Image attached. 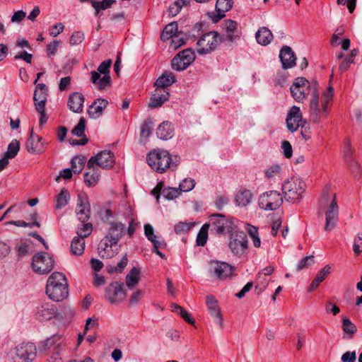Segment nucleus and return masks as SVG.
Returning <instances> with one entry per match:
<instances>
[{
  "mask_svg": "<svg viewBox=\"0 0 362 362\" xmlns=\"http://www.w3.org/2000/svg\"><path fill=\"white\" fill-rule=\"evenodd\" d=\"M12 362H31L36 356V347L33 343H22L10 352Z\"/></svg>",
  "mask_w": 362,
  "mask_h": 362,
  "instance_id": "20e7f679",
  "label": "nucleus"
},
{
  "mask_svg": "<svg viewBox=\"0 0 362 362\" xmlns=\"http://www.w3.org/2000/svg\"><path fill=\"white\" fill-rule=\"evenodd\" d=\"M37 141H35L33 129H31L30 135L26 141V148L29 153H34L36 151V148H37L38 143L41 141L42 137H39L36 136Z\"/></svg>",
  "mask_w": 362,
  "mask_h": 362,
  "instance_id": "a18cd8bd",
  "label": "nucleus"
},
{
  "mask_svg": "<svg viewBox=\"0 0 362 362\" xmlns=\"http://www.w3.org/2000/svg\"><path fill=\"white\" fill-rule=\"evenodd\" d=\"M85 38L83 33L81 31H75L70 37V44L71 45H78L81 44Z\"/></svg>",
  "mask_w": 362,
  "mask_h": 362,
  "instance_id": "680f3d73",
  "label": "nucleus"
},
{
  "mask_svg": "<svg viewBox=\"0 0 362 362\" xmlns=\"http://www.w3.org/2000/svg\"><path fill=\"white\" fill-rule=\"evenodd\" d=\"M86 163V157L84 156H75L71 161V170L76 174L81 173L84 168Z\"/></svg>",
  "mask_w": 362,
  "mask_h": 362,
  "instance_id": "a19ab883",
  "label": "nucleus"
},
{
  "mask_svg": "<svg viewBox=\"0 0 362 362\" xmlns=\"http://www.w3.org/2000/svg\"><path fill=\"white\" fill-rule=\"evenodd\" d=\"M70 195L67 189H62L60 193L57 196L55 208L57 209L65 206L69 200Z\"/></svg>",
  "mask_w": 362,
  "mask_h": 362,
  "instance_id": "79ce46f5",
  "label": "nucleus"
},
{
  "mask_svg": "<svg viewBox=\"0 0 362 362\" xmlns=\"http://www.w3.org/2000/svg\"><path fill=\"white\" fill-rule=\"evenodd\" d=\"M176 81L175 76L170 71H164L160 76V88H167L170 86Z\"/></svg>",
  "mask_w": 362,
  "mask_h": 362,
  "instance_id": "58836bf2",
  "label": "nucleus"
},
{
  "mask_svg": "<svg viewBox=\"0 0 362 362\" xmlns=\"http://www.w3.org/2000/svg\"><path fill=\"white\" fill-rule=\"evenodd\" d=\"M105 296L112 304L122 302L126 297L124 284L117 281L111 283L106 288Z\"/></svg>",
  "mask_w": 362,
  "mask_h": 362,
  "instance_id": "4468645a",
  "label": "nucleus"
},
{
  "mask_svg": "<svg viewBox=\"0 0 362 362\" xmlns=\"http://www.w3.org/2000/svg\"><path fill=\"white\" fill-rule=\"evenodd\" d=\"M128 259L127 255H124L121 261L117 264V266H110L107 267V272L109 273L113 272H121L127 266Z\"/></svg>",
  "mask_w": 362,
  "mask_h": 362,
  "instance_id": "5fc2aeb1",
  "label": "nucleus"
},
{
  "mask_svg": "<svg viewBox=\"0 0 362 362\" xmlns=\"http://www.w3.org/2000/svg\"><path fill=\"white\" fill-rule=\"evenodd\" d=\"M171 308L172 311L179 314L185 320V322L190 325H194L195 323L194 318L192 317L190 314L188 313L182 307L176 303H173Z\"/></svg>",
  "mask_w": 362,
  "mask_h": 362,
  "instance_id": "ea45409f",
  "label": "nucleus"
},
{
  "mask_svg": "<svg viewBox=\"0 0 362 362\" xmlns=\"http://www.w3.org/2000/svg\"><path fill=\"white\" fill-rule=\"evenodd\" d=\"M195 186V181L192 178H185L179 185V190L180 193L182 192H189L191 191Z\"/></svg>",
  "mask_w": 362,
  "mask_h": 362,
  "instance_id": "864d4df0",
  "label": "nucleus"
},
{
  "mask_svg": "<svg viewBox=\"0 0 362 362\" xmlns=\"http://www.w3.org/2000/svg\"><path fill=\"white\" fill-rule=\"evenodd\" d=\"M125 225L121 222H110L105 240L112 245H117L125 232Z\"/></svg>",
  "mask_w": 362,
  "mask_h": 362,
  "instance_id": "6ab92c4d",
  "label": "nucleus"
},
{
  "mask_svg": "<svg viewBox=\"0 0 362 362\" xmlns=\"http://www.w3.org/2000/svg\"><path fill=\"white\" fill-rule=\"evenodd\" d=\"M175 129L169 122H163L160 124V139L168 140L174 136Z\"/></svg>",
  "mask_w": 362,
  "mask_h": 362,
  "instance_id": "2f4dec72",
  "label": "nucleus"
},
{
  "mask_svg": "<svg viewBox=\"0 0 362 362\" xmlns=\"http://www.w3.org/2000/svg\"><path fill=\"white\" fill-rule=\"evenodd\" d=\"M233 4V0H217L216 4V12L209 13L214 23L218 22L225 16V13L231 9Z\"/></svg>",
  "mask_w": 362,
  "mask_h": 362,
  "instance_id": "412c9836",
  "label": "nucleus"
},
{
  "mask_svg": "<svg viewBox=\"0 0 362 362\" xmlns=\"http://www.w3.org/2000/svg\"><path fill=\"white\" fill-rule=\"evenodd\" d=\"M194 51L191 48L179 52L171 60V67L177 71H182L189 67L195 60Z\"/></svg>",
  "mask_w": 362,
  "mask_h": 362,
  "instance_id": "423d86ee",
  "label": "nucleus"
},
{
  "mask_svg": "<svg viewBox=\"0 0 362 362\" xmlns=\"http://www.w3.org/2000/svg\"><path fill=\"white\" fill-rule=\"evenodd\" d=\"M85 249V241L83 238L74 237L71 243V252L74 255H81Z\"/></svg>",
  "mask_w": 362,
  "mask_h": 362,
  "instance_id": "72a5a7b5",
  "label": "nucleus"
},
{
  "mask_svg": "<svg viewBox=\"0 0 362 362\" xmlns=\"http://www.w3.org/2000/svg\"><path fill=\"white\" fill-rule=\"evenodd\" d=\"M100 90L105 89L111 84V78L110 74H104L103 77L99 78L95 83Z\"/></svg>",
  "mask_w": 362,
  "mask_h": 362,
  "instance_id": "052dcab7",
  "label": "nucleus"
},
{
  "mask_svg": "<svg viewBox=\"0 0 362 362\" xmlns=\"http://www.w3.org/2000/svg\"><path fill=\"white\" fill-rule=\"evenodd\" d=\"M179 338V332L175 329H170L165 334L163 343L168 344L171 341H177Z\"/></svg>",
  "mask_w": 362,
  "mask_h": 362,
  "instance_id": "13d9d810",
  "label": "nucleus"
},
{
  "mask_svg": "<svg viewBox=\"0 0 362 362\" xmlns=\"http://www.w3.org/2000/svg\"><path fill=\"white\" fill-rule=\"evenodd\" d=\"M209 225L204 224L199 231L197 236V244L199 246H204L208 238V230Z\"/></svg>",
  "mask_w": 362,
  "mask_h": 362,
  "instance_id": "de8ad7c7",
  "label": "nucleus"
},
{
  "mask_svg": "<svg viewBox=\"0 0 362 362\" xmlns=\"http://www.w3.org/2000/svg\"><path fill=\"white\" fill-rule=\"evenodd\" d=\"M191 225L186 222H180L175 226V231L177 234L184 233L190 230Z\"/></svg>",
  "mask_w": 362,
  "mask_h": 362,
  "instance_id": "69168bd1",
  "label": "nucleus"
},
{
  "mask_svg": "<svg viewBox=\"0 0 362 362\" xmlns=\"http://www.w3.org/2000/svg\"><path fill=\"white\" fill-rule=\"evenodd\" d=\"M85 98L83 94L75 92L71 93L68 100L69 110L74 113H79L82 111Z\"/></svg>",
  "mask_w": 362,
  "mask_h": 362,
  "instance_id": "5701e85b",
  "label": "nucleus"
},
{
  "mask_svg": "<svg viewBox=\"0 0 362 362\" xmlns=\"http://www.w3.org/2000/svg\"><path fill=\"white\" fill-rule=\"evenodd\" d=\"M20 149V143L18 140L13 139L8 146L7 151L5 153L6 158L12 159L16 157Z\"/></svg>",
  "mask_w": 362,
  "mask_h": 362,
  "instance_id": "49530a36",
  "label": "nucleus"
},
{
  "mask_svg": "<svg viewBox=\"0 0 362 362\" xmlns=\"http://www.w3.org/2000/svg\"><path fill=\"white\" fill-rule=\"evenodd\" d=\"M187 4V0H177L170 5L168 13L170 16H175L180 13L182 7Z\"/></svg>",
  "mask_w": 362,
  "mask_h": 362,
  "instance_id": "603ef678",
  "label": "nucleus"
},
{
  "mask_svg": "<svg viewBox=\"0 0 362 362\" xmlns=\"http://www.w3.org/2000/svg\"><path fill=\"white\" fill-rule=\"evenodd\" d=\"M163 186V182L160 181V195L162 194L167 200H173L181 194L178 188L168 187L162 189Z\"/></svg>",
  "mask_w": 362,
  "mask_h": 362,
  "instance_id": "f704fd0d",
  "label": "nucleus"
},
{
  "mask_svg": "<svg viewBox=\"0 0 362 362\" xmlns=\"http://www.w3.org/2000/svg\"><path fill=\"white\" fill-rule=\"evenodd\" d=\"M88 170L89 171L86 172L83 175L84 182L88 187H93L98 182L100 176V171L94 165Z\"/></svg>",
  "mask_w": 362,
  "mask_h": 362,
  "instance_id": "c756f323",
  "label": "nucleus"
},
{
  "mask_svg": "<svg viewBox=\"0 0 362 362\" xmlns=\"http://www.w3.org/2000/svg\"><path fill=\"white\" fill-rule=\"evenodd\" d=\"M92 232V224L90 223H81V225L78 227L77 235L78 238H81L84 240L85 238L88 237Z\"/></svg>",
  "mask_w": 362,
  "mask_h": 362,
  "instance_id": "8fccbe9b",
  "label": "nucleus"
},
{
  "mask_svg": "<svg viewBox=\"0 0 362 362\" xmlns=\"http://www.w3.org/2000/svg\"><path fill=\"white\" fill-rule=\"evenodd\" d=\"M75 212L78 219L81 223L87 222L90 218V206L88 198L85 194H79L78 196Z\"/></svg>",
  "mask_w": 362,
  "mask_h": 362,
  "instance_id": "dca6fc26",
  "label": "nucleus"
},
{
  "mask_svg": "<svg viewBox=\"0 0 362 362\" xmlns=\"http://www.w3.org/2000/svg\"><path fill=\"white\" fill-rule=\"evenodd\" d=\"M177 33V24L176 22H172L168 24L163 29L160 38L163 41L169 40L176 36Z\"/></svg>",
  "mask_w": 362,
  "mask_h": 362,
  "instance_id": "473e14b6",
  "label": "nucleus"
},
{
  "mask_svg": "<svg viewBox=\"0 0 362 362\" xmlns=\"http://www.w3.org/2000/svg\"><path fill=\"white\" fill-rule=\"evenodd\" d=\"M54 261L48 253L39 252L33 257L32 267L35 272L39 274H48L54 267Z\"/></svg>",
  "mask_w": 362,
  "mask_h": 362,
  "instance_id": "6e6552de",
  "label": "nucleus"
},
{
  "mask_svg": "<svg viewBox=\"0 0 362 362\" xmlns=\"http://www.w3.org/2000/svg\"><path fill=\"white\" fill-rule=\"evenodd\" d=\"M281 148L284 151V155L286 158H290L293 155L292 146L289 141H284L281 144Z\"/></svg>",
  "mask_w": 362,
  "mask_h": 362,
  "instance_id": "338daca9",
  "label": "nucleus"
},
{
  "mask_svg": "<svg viewBox=\"0 0 362 362\" xmlns=\"http://www.w3.org/2000/svg\"><path fill=\"white\" fill-rule=\"evenodd\" d=\"M57 315V309L50 303H44L36 308L35 317L39 321L50 320Z\"/></svg>",
  "mask_w": 362,
  "mask_h": 362,
  "instance_id": "aec40b11",
  "label": "nucleus"
},
{
  "mask_svg": "<svg viewBox=\"0 0 362 362\" xmlns=\"http://www.w3.org/2000/svg\"><path fill=\"white\" fill-rule=\"evenodd\" d=\"M46 349L54 352H59L62 346V337L60 335H53L45 341Z\"/></svg>",
  "mask_w": 362,
  "mask_h": 362,
  "instance_id": "c9c22d12",
  "label": "nucleus"
},
{
  "mask_svg": "<svg viewBox=\"0 0 362 362\" xmlns=\"http://www.w3.org/2000/svg\"><path fill=\"white\" fill-rule=\"evenodd\" d=\"M86 122V121L85 118L81 117L78 124L72 129L71 133L78 137L84 136Z\"/></svg>",
  "mask_w": 362,
  "mask_h": 362,
  "instance_id": "6e6d98bb",
  "label": "nucleus"
},
{
  "mask_svg": "<svg viewBox=\"0 0 362 362\" xmlns=\"http://www.w3.org/2000/svg\"><path fill=\"white\" fill-rule=\"evenodd\" d=\"M221 36L216 31H210L203 34L197 42V53L199 54H208L217 47L221 42Z\"/></svg>",
  "mask_w": 362,
  "mask_h": 362,
  "instance_id": "39448f33",
  "label": "nucleus"
},
{
  "mask_svg": "<svg viewBox=\"0 0 362 362\" xmlns=\"http://www.w3.org/2000/svg\"><path fill=\"white\" fill-rule=\"evenodd\" d=\"M29 244L23 240H18L15 246V250L20 259L29 254Z\"/></svg>",
  "mask_w": 362,
  "mask_h": 362,
  "instance_id": "c03bdc74",
  "label": "nucleus"
},
{
  "mask_svg": "<svg viewBox=\"0 0 362 362\" xmlns=\"http://www.w3.org/2000/svg\"><path fill=\"white\" fill-rule=\"evenodd\" d=\"M180 161V158L178 156H173L166 150H160V173L168 168L174 171Z\"/></svg>",
  "mask_w": 362,
  "mask_h": 362,
  "instance_id": "f3484780",
  "label": "nucleus"
},
{
  "mask_svg": "<svg viewBox=\"0 0 362 362\" xmlns=\"http://www.w3.org/2000/svg\"><path fill=\"white\" fill-rule=\"evenodd\" d=\"M141 271L137 267H134L126 276V286L129 288H133L135 287L140 280Z\"/></svg>",
  "mask_w": 362,
  "mask_h": 362,
  "instance_id": "7c9ffc66",
  "label": "nucleus"
},
{
  "mask_svg": "<svg viewBox=\"0 0 362 362\" xmlns=\"http://www.w3.org/2000/svg\"><path fill=\"white\" fill-rule=\"evenodd\" d=\"M46 294L53 301L59 302L69 296L68 284L66 276L60 272H54L48 278Z\"/></svg>",
  "mask_w": 362,
  "mask_h": 362,
  "instance_id": "f257e3e1",
  "label": "nucleus"
},
{
  "mask_svg": "<svg viewBox=\"0 0 362 362\" xmlns=\"http://www.w3.org/2000/svg\"><path fill=\"white\" fill-rule=\"evenodd\" d=\"M252 197L253 195L250 190L247 189H241L235 195V204L240 207L247 206L251 203Z\"/></svg>",
  "mask_w": 362,
  "mask_h": 362,
  "instance_id": "a878e982",
  "label": "nucleus"
},
{
  "mask_svg": "<svg viewBox=\"0 0 362 362\" xmlns=\"http://www.w3.org/2000/svg\"><path fill=\"white\" fill-rule=\"evenodd\" d=\"M206 303L211 315L215 318L217 323L221 325L222 322L220 308L214 296L211 295L207 296L206 298Z\"/></svg>",
  "mask_w": 362,
  "mask_h": 362,
  "instance_id": "393cba45",
  "label": "nucleus"
},
{
  "mask_svg": "<svg viewBox=\"0 0 362 362\" xmlns=\"http://www.w3.org/2000/svg\"><path fill=\"white\" fill-rule=\"evenodd\" d=\"M229 248L233 255H243L247 248V238L243 232L232 233L230 237Z\"/></svg>",
  "mask_w": 362,
  "mask_h": 362,
  "instance_id": "f8f14e48",
  "label": "nucleus"
},
{
  "mask_svg": "<svg viewBox=\"0 0 362 362\" xmlns=\"http://www.w3.org/2000/svg\"><path fill=\"white\" fill-rule=\"evenodd\" d=\"M115 163L114 155L110 151H103L92 156L87 163V168L91 169L96 165L103 169H110Z\"/></svg>",
  "mask_w": 362,
  "mask_h": 362,
  "instance_id": "9b49d317",
  "label": "nucleus"
},
{
  "mask_svg": "<svg viewBox=\"0 0 362 362\" xmlns=\"http://www.w3.org/2000/svg\"><path fill=\"white\" fill-rule=\"evenodd\" d=\"M334 95V90L332 87H329L326 92H325L319 104L318 95L314 90L313 93V98L310 100V109L313 111L326 112L329 110V105H330Z\"/></svg>",
  "mask_w": 362,
  "mask_h": 362,
  "instance_id": "9d476101",
  "label": "nucleus"
},
{
  "mask_svg": "<svg viewBox=\"0 0 362 362\" xmlns=\"http://www.w3.org/2000/svg\"><path fill=\"white\" fill-rule=\"evenodd\" d=\"M342 329L344 333L351 335H353L357 331L356 325L346 317H344L342 319Z\"/></svg>",
  "mask_w": 362,
  "mask_h": 362,
  "instance_id": "3c124183",
  "label": "nucleus"
},
{
  "mask_svg": "<svg viewBox=\"0 0 362 362\" xmlns=\"http://www.w3.org/2000/svg\"><path fill=\"white\" fill-rule=\"evenodd\" d=\"M338 216L339 207L336 200V196L334 195V197L325 212V230L330 231L334 228L338 221Z\"/></svg>",
  "mask_w": 362,
  "mask_h": 362,
  "instance_id": "2eb2a0df",
  "label": "nucleus"
},
{
  "mask_svg": "<svg viewBox=\"0 0 362 362\" xmlns=\"http://www.w3.org/2000/svg\"><path fill=\"white\" fill-rule=\"evenodd\" d=\"M153 129V122L151 119H146L141 126V141L146 139L151 134Z\"/></svg>",
  "mask_w": 362,
  "mask_h": 362,
  "instance_id": "09e8293b",
  "label": "nucleus"
},
{
  "mask_svg": "<svg viewBox=\"0 0 362 362\" xmlns=\"http://www.w3.org/2000/svg\"><path fill=\"white\" fill-rule=\"evenodd\" d=\"M237 22L230 19L226 20L222 23L223 29L226 33H234L237 29Z\"/></svg>",
  "mask_w": 362,
  "mask_h": 362,
  "instance_id": "e2e57ef3",
  "label": "nucleus"
},
{
  "mask_svg": "<svg viewBox=\"0 0 362 362\" xmlns=\"http://www.w3.org/2000/svg\"><path fill=\"white\" fill-rule=\"evenodd\" d=\"M290 90L296 101H303L310 93V83L303 77L297 78L291 86Z\"/></svg>",
  "mask_w": 362,
  "mask_h": 362,
  "instance_id": "ddd939ff",
  "label": "nucleus"
},
{
  "mask_svg": "<svg viewBox=\"0 0 362 362\" xmlns=\"http://www.w3.org/2000/svg\"><path fill=\"white\" fill-rule=\"evenodd\" d=\"M283 203V197L280 192L271 190L262 194L258 200L261 209L267 211H274L279 208Z\"/></svg>",
  "mask_w": 362,
  "mask_h": 362,
  "instance_id": "0eeeda50",
  "label": "nucleus"
},
{
  "mask_svg": "<svg viewBox=\"0 0 362 362\" xmlns=\"http://www.w3.org/2000/svg\"><path fill=\"white\" fill-rule=\"evenodd\" d=\"M279 58L282 64V68L284 69L292 68L296 65V55L288 46H283L279 52Z\"/></svg>",
  "mask_w": 362,
  "mask_h": 362,
  "instance_id": "4be33fe9",
  "label": "nucleus"
},
{
  "mask_svg": "<svg viewBox=\"0 0 362 362\" xmlns=\"http://www.w3.org/2000/svg\"><path fill=\"white\" fill-rule=\"evenodd\" d=\"M342 362H355L356 360V353L354 351H346L341 357Z\"/></svg>",
  "mask_w": 362,
  "mask_h": 362,
  "instance_id": "774afa93",
  "label": "nucleus"
},
{
  "mask_svg": "<svg viewBox=\"0 0 362 362\" xmlns=\"http://www.w3.org/2000/svg\"><path fill=\"white\" fill-rule=\"evenodd\" d=\"M306 123L302 118V115H288L286 125L291 132H296L299 127H303Z\"/></svg>",
  "mask_w": 362,
  "mask_h": 362,
  "instance_id": "cd10ccee",
  "label": "nucleus"
},
{
  "mask_svg": "<svg viewBox=\"0 0 362 362\" xmlns=\"http://www.w3.org/2000/svg\"><path fill=\"white\" fill-rule=\"evenodd\" d=\"M144 234L148 240L153 243V251L158 255V243L156 241V235H154V230L151 224L144 225Z\"/></svg>",
  "mask_w": 362,
  "mask_h": 362,
  "instance_id": "4c0bfd02",
  "label": "nucleus"
},
{
  "mask_svg": "<svg viewBox=\"0 0 362 362\" xmlns=\"http://www.w3.org/2000/svg\"><path fill=\"white\" fill-rule=\"evenodd\" d=\"M273 34L267 27H261L255 34V38L258 44L266 46L271 43L273 40Z\"/></svg>",
  "mask_w": 362,
  "mask_h": 362,
  "instance_id": "bb28decb",
  "label": "nucleus"
},
{
  "mask_svg": "<svg viewBox=\"0 0 362 362\" xmlns=\"http://www.w3.org/2000/svg\"><path fill=\"white\" fill-rule=\"evenodd\" d=\"M281 172V166L278 164H274L269 167L265 170V176L269 178H275L276 177L279 176L280 175Z\"/></svg>",
  "mask_w": 362,
  "mask_h": 362,
  "instance_id": "4d7b16f0",
  "label": "nucleus"
},
{
  "mask_svg": "<svg viewBox=\"0 0 362 362\" xmlns=\"http://www.w3.org/2000/svg\"><path fill=\"white\" fill-rule=\"evenodd\" d=\"M169 40V49L173 50H176L185 44L184 39L178 35L172 37Z\"/></svg>",
  "mask_w": 362,
  "mask_h": 362,
  "instance_id": "bf43d9fd",
  "label": "nucleus"
},
{
  "mask_svg": "<svg viewBox=\"0 0 362 362\" xmlns=\"http://www.w3.org/2000/svg\"><path fill=\"white\" fill-rule=\"evenodd\" d=\"M233 269V267L225 262L211 261L209 264V272L211 276L218 280L230 277Z\"/></svg>",
  "mask_w": 362,
  "mask_h": 362,
  "instance_id": "1a4fd4ad",
  "label": "nucleus"
},
{
  "mask_svg": "<svg viewBox=\"0 0 362 362\" xmlns=\"http://www.w3.org/2000/svg\"><path fill=\"white\" fill-rule=\"evenodd\" d=\"M313 263L314 257L313 255L306 256L299 261L297 265V271H300Z\"/></svg>",
  "mask_w": 362,
  "mask_h": 362,
  "instance_id": "0e129e2a",
  "label": "nucleus"
},
{
  "mask_svg": "<svg viewBox=\"0 0 362 362\" xmlns=\"http://www.w3.org/2000/svg\"><path fill=\"white\" fill-rule=\"evenodd\" d=\"M112 63V62L111 59L103 61L98 66L97 71H91V82L93 83H96L101 74H110V69Z\"/></svg>",
  "mask_w": 362,
  "mask_h": 362,
  "instance_id": "c85d7f7f",
  "label": "nucleus"
},
{
  "mask_svg": "<svg viewBox=\"0 0 362 362\" xmlns=\"http://www.w3.org/2000/svg\"><path fill=\"white\" fill-rule=\"evenodd\" d=\"M108 101L104 98H98L90 105L87 113H100L107 105Z\"/></svg>",
  "mask_w": 362,
  "mask_h": 362,
  "instance_id": "e433bc0d",
  "label": "nucleus"
},
{
  "mask_svg": "<svg viewBox=\"0 0 362 362\" xmlns=\"http://www.w3.org/2000/svg\"><path fill=\"white\" fill-rule=\"evenodd\" d=\"M117 245H112L108 242L107 240L103 239L102 240L98 245V255L101 258H112L117 252L112 249L113 246H116Z\"/></svg>",
  "mask_w": 362,
  "mask_h": 362,
  "instance_id": "b1692460",
  "label": "nucleus"
},
{
  "mask_svg": "<svg viewBox=\"0 0 362 362\" xmlns=\"http://www.w3.org/2000/svg\"><path fill=\"white\" fill-rule=\"evenodd\" d=\"M305 187L303 180L298 177H293L283 183L281 190L287 201L295 202L302 198Z\"/></svg>",
  "mask_w": 362,
  "mask_h": 362,
  "instance_id": "f03ea898",
  "label": "nucleus"
},
{
  "mask_svg": "<svg viewBox=\"0 0 362 362\" xmlns=\"http://www.w3.org/2000/svg\"><path fill=\"white\" fill-rule=\"evenodd\" d=\"M48 89L45 84L38 83L34 91L33 100L37 113H45V106L47 101Z\"/></svg>",
  "mask_w": 362,
  "mask_h": 362,
  "instance_id": "a211bd4d",
  "label": "nucleus"
},
{
  "mask_svg": "<svg viewBox=\"0 0 362 362\" xmlns=\"http://www.w3.org/2000/svg\"><path fill=\"white\" fill-rule=\"evenodd\" d=\"M148 165L156 172L158 171V151L153 149L151 151L146 157Z\"/></svg>",
  "mask_w": 362,
  "mask_h": 362,
  "instance_id": "37998d69",
  "label": "nucleus"
},
{
  "mask_svg": "<svg viewBox=\"0 0 362 362\" xmlns=\"http://www.w3.org/2000/svg\"><path fill=\"white\" fill-rule=\"evenodd\" d=\"M211 231L215 234L230 233L234 229L235 223L232 219L221 214H213L209 217Z\"/></svg>",
  "mask_w": 362,
  "mask_h": 362,
  "instance_id": "7ed1b4c3",
  "label": "nucleus"
}]
</instances>
